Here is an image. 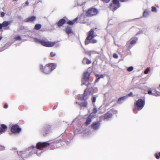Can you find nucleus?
I'll return each instance as SVG.
<instances>
[{
  "label": "nucleus",
  "instance_id": "f257e3e1",
  "mask_svg": "<svg viewBox=\"0 0 160 160\" xmlns=\"http://www.w3.org/2000/svg\"><path fill=\"white\" fill-rule=\"evenodd\" d=\"M50 145V143L48 141L42 142H38L37 143L36 147L37 150H32V153H36L37 155L39 156L41 153L44 152L43 149H40L41 148L47 147Z\"/></svg>",
  "mask_w": 160,
  "mask_h": 160
},
{
  "label": "nucleus",
  "instance_id": "f03ea898",
  "mask_svg": "<svg viewBox=\"0 0 160 160\" xmlns=\"http://www.w3.org/2000/svg\"><path fill=\"white\" fill-rule=\"evenodd\" d=\"M56 67V64L55 63H51L43 66H40V69L42 72L46 74L49 73L51 71L54 69Z\"/></svg>",
  "mask_w": 160,
  "mask_h": 160
},
{
  "label": "nucleus",
  "instance_id": "7ed1b4c3",
  "mask_svg": "<svg viewBox=\"0 0 160 160\" xmlns=\"http://www.w3.org/2000/svg\"><path fill=\"white\" fill-rule=\"evenodd\" d=\"M34 41L35 42L40 43L42 46L48 47H52L54 45L55 43L54 42L48 41L47 40L35 38Z\"/></svg>",
  "mask_w": 160,
  "mask_h": 160
},
{
  "label": "nucleus",
  "instance_id": "20e7f679",
  "mask_svg": "<svg viewBox=\"0 0 160 160\" xmlns=\"http://www.w3.org/2000/svg\"><path fill=\"white\" fill-rule=\"evenodd\" d=\"M145 104V101L142 99H139L137 100L134 103L135 107L134 109V112L136 110H140L143 108Z\"/></svg>",
  "mask_w": 160,
  "mask_h": 160
},
{
  "label": "nucleus",
  "instance_id": "39448f33",
  "mask_svg": "<svg viewBox=\"0 0 160 160\" xmlns=\"http://www.w3.org/2000/svg\"><path fill=\"white\" fill-rule=\"evenodd\" d=\"M98 10L95 8H91L89 9L86 12L87 16L92 17L97 15L98 13Z\"/></svg>",
  "mask_w": 160,
  "mask_h": 160
},
{
  "label": "nucleus",
  "instance_id": "423d86ee",
  "mask_svg": "<svg viewBox=\"0 0 160 160\" xmlns=\"http://www.w3.org/2000/svg\"><path fill=\"white\" fill-rule=\"evenodd\" d=\"M112 116V112L109 111L107 112L104 115L100 116V118L101 120L108 121L111 119Z\"/></svg>",
  "mask_w": 160,
  "mask_h": 160
},
{
  "label": "nucleus",
  "instance_id": "0eeeda50",
  "mask_svg": "<svg viewBox=\"0 0 160 160\" xmlns=\"http://www.w3.org/2000/svg\"><path fill=\"white\" fill-rule=\"evenodd\" d=\"M94 31L93 29H91L89 32L88 37L86 38L85 43L86 45H88L90 43V40H91L94 37Z\"/></svg>",
  "mask_w": 160,
  "mask_h": 160
},
{
  "label": "nucleus",
  "instance_id": "6e6552de",
  "mask_svg": "<svg viewBox=\"0 0 160 160\" xmlns=\"http://www.w3.org/2000/svg\"><path fill=\"white\" fill-rule=\"evenodd\" d=\"M101 126L100 122L97 121L94 122L91 125L92 128L95 130H97L99 129Z\"/></svg>",
  "mask_w": 160,
  "mask_h": 160
},
{
  "label": "nucleus",
  "instance_id": "1a4fd4ad",
  "mask_svg": "<svg viewBox=\"0 0 160 160\" xmlns=\"http://www.w3.org/2000/svg\"><path fill=\"white\" fill-rule=\"evenodd\" d=\"M50 132V128L49 126H47L43 128L41 131L42 133L44 136L49 134Z\"/></svg>",
  "mask_w": 160,
  "mask_h": 160
},
{
  "label": "nucleus",
  "instance_id": "9d476101",
  "mask_svg": "<svg viewBox=\"0 0 160 160\" xmlns=\"http://www.w3.org/2000/svg\"><path fill=\"white\" fill-rule=\"evenodd\" d=\"M21 130L18 125L16 124L13 126L11 129V131L15 133H19Z\"/></svg>",
  "mask_w": 160,
  "mask_h": 160
},
{
  "label": "nucleus",
  "instance_id": "9b49d317",
  "mask_svg": "<svg viewBox=\"0 0 160 160\" xmlns=\"http://www.w3.org/2000/svg\"><path fill=\"white\" fill-rule=\"evenodd\" d=\"M120 6V4H112L110 5V9L113 12L117 9Z\"/></svg>",
  "mask_w": 160,
  "mask_h": 160
},
{
  "label": "nucleus",
  "instance_id": "f8f14e48",
  "mask_svg": "<svg viewBox=\"0 0 160 160\" xmlns=\"http://www.w3.org/2000/svg\"><path fill=\"white\" fill-rule=\"evenodd\" d=\"M127 96H124L119 98L118 100V102L119 104H121L125 100L127 99Z\"/></svg>",
  "mask_w": 160,
  "mask_h": 160
},
{
  "label": "nucleus",
  "instance_id": "ddd939ff",
  "mask_svg": "<svg viewBox=\"0 0 160 160\" xmlns=\"http://www.w3.org/2000/svg\"><path fill=\"white\" fill-rule=\"evenodd\" d=\"M148 93L149 95H152L156 96H160V92H156L155 93L152 92V91L150 89H149L148 90Z\"/></svg>",
  "mask_w": 160,
  "mask_h": 160
},
{
  "label": "nucleus",
  "instance_id": "4468645a",
  "mask_svg": "<svg viewBox=\"0 0 160 160\" xmlns=\"http://www.w3.org/2000/svg\"><path fill=\"white\" fill-rule=\"evenodd\" d=\"M7 128V126L4 124H2L1 127H0V134L1 133L4 132Z\"/></svg>",
  "mask_w": 160,
  "mask_h": 160
},
{
  "label": "nucleus",
  "instance_id": "2eb2a0df",
  "mask_svg": "<svg viewBox=\"0 0 160 160\" xmlns=\"http://www.w3.org/2000/svg\"><path fill=\"white\" fill-rule=\"evenodd\" d=\"M151 12L150 10L149 9H146L144 11L143 14V16L144 17L147 18V17L149 14H150Z\"/></svg>",
  "mask_w": 160,
  "mask_h": 160
},
{
  "label": "nucleus",
  "instance_id": "dca6fc26",
  "mask_svg": "<svg viewBox=\"0 0 160 160\" xmlns=\"http://www.w3.org/2000/svg\"><path fill=\"white\" fill-rule=\"evenodd\" d=\"M36 19V18L34 16H32L30 17L27 18L25 20L26 22H32Z\"/></svg>",
  "mask_w": 160,
  "mask_h": 160
},
{
  "label": "nucleus",
  "instance_id": "f3484780",
  "mask_svg": "<svg viewBox=\"0 0 160 160\" xmlns=\"http://www.w3.org/2000/svg\"><path fill=\"white\" fill-rule=\"evenodd\" d=\"M66 22L64 18L60 19L58 23V27H61Z\"/></svg>",
  "mask_w": 160,
  "mask_h": 160
},
{
  "label": "nucleus",
  "instance_id": "a211bd4d",
  "mask_svg": "<svg viewBox=\"0 0 160 160\" xmlns=\"http://www.w3.org/2000/svg\"><path fill=\"white\" fill-rule=\"evenodd\" d=\"M90 74L87 72H85L83 74V78L85 81H88L89 77Z\"/></svg>",
  "mask_w": 160,
  "mask_h": 160
},
{
  "label": "nucleus",
  "instance_id": "6ab92c4d",
  "mask_svg": "<svg viewBox=\"0 0 160 160\" xmlns=\"http://www.w3.org/2000/svg\"><path fill=\"white\" fill-rule=\"evenodd\" d=\"M66 32L69 36L70 34L73 33V31L70 27H68L66 29Z\"/></svg>",
  "mask_w": 160,
  "mask_h": 160
},
{
  "label": "nucleus",
  "instance_id": "aec40b11",
  "mask_svg": "<svg viewBox=\"0 0 160 160\" xmlns=\"http://www.w3.org/2000/svg\"><path fill=\"white\" fill-rule=\"evenodd\" d=\"M78 19V18L77 17L75 18L74 20H73L69 21L67 23L69 25H72L75 23H77V21Z\"/></svg>",
  "mask_w": 160,
  "mask_h": 160
},
{
  "label": "nucleus",
  "instance_id": "412c9836",
  "mask_svg": "<svg viewBox=\"0 0 160 160\" xmlns=\"http://www.w3.org/2000/svg\"><path fill=\"white\" fill-rule=\"evenodd\" d=\"M26 153V152L25 151H20L18 153L19 156H21L22 158H24L26 157V155H24V154Z\"/></svg>",
  "mask_w": 160,
  "mask_h": 160
},
{
  "label": "nucleus",
  "instance_id": "4be33fe9",
  "mask_svg": "<svg viewBox=\"0 0 160 160\" xmlns=\"http://www.w3.org/2000/svg\"><path fill=\"white\" fill-rule=\"evenodd\" d=\"M82 62L84 64H88L91 63V61L86 58H84L82 61Z\"/></svg>",
  "mask_w": 160,
  "mask_h": 160
},
{
  "label": "nucleus",
  "instance_id": "5701e85b",
  "mask_svg": "<svg viewBox=\"0 0 160 160\" xmlns=\"http://www.w3.org/2000/svg\"><path fill=\"white\" fill-rule=\"evenodd\" d=\"M96 81L98 82V80L101 78H103L104 77V75L103 74H101L100 75L98 74H96Z\"/></svg>",
  "mask_w": 160,
  "mask_h": 160
},
{
  "label": "nucleus",
  "instance_id": "b1692460",
  "mask_svg": "<svg viewBox=\"0 0 160 160\" xmlns=\"http://www.w3.org/2000/svg\"><path fill=\"white\" fill-rule=\"evenodd\" d=\"M78 104L81 106H84L86 107L87 105V102H82L78 103Z\"/></svg>",
  "mask_w": 160,
  "mask_h": 160
},
{
  "label": "nucleus",
  "instance_id": "393cba45",
  "mask_svg": "<svg viewBox=\"0 0 160 160\" xmlns=\"http://www.w3.org/2000/svg\"><path fill=\"white\" fill-rule=\"evenodd\" d=\"M10 23V22L8 21H4L2 23V26L3 27H7L8 25Z\"/></svg>",
  "mask_w": 160,
  "mask_h": 160
},
{
  "label": "nucleus",
  "instance_id": "a878e982",
  "mask_svg": "<svg viewBox=\"0 0 160 160\" xmlns=\"http://www.w3.org/2000/svg\"><path fill=\"white\" fill-rule=\"evenodd\" d=\"M41 28V25L40 24H36L34 27V29L36 30L39 29Z\"/></svg>",
  "mask_w": 160,
  "mask_h": 160
},
{
  "label": "nucleus",
  "instance_id": "bb28decb",
  "mask_svg": "<svg viewBox=\"0 0 160 160\" xmlns=\"http://www.w3.org/2000/svg\"><path fill=\"white\" fill-rule=\"evenodd\" d=\"M92 121V120L90 117H88L87 118L86 121V124L87 125L89 124Z\"/></svg>",
  "mask_w": 160,
  "mask_h": 160
},
{
  "label": "nucleus",
  "instance_id": "cd10ccee",
  "mask_svg": "<svg viewBox=\"0 0 160 160\" xmlns=\"http://www.w3.org/2000/svg\"><path fill=\"white\" fill-rule=\"evenodd\" d=\"M87 95V92H86V90L84 92L83 94V100H85L87 98H86V96Z\"/></svg>",
  "mask_w": 160,
  "mask_h": 160
},
{
  "label": "nucleus",
  "instance_id": "c85d7f7f",
  "mask_svg": "<svg viewBox=\"0 0 160 160\" xmlns=\"http://www.w3.org/2000/svg\"><path fill=\"white\" fill-rule=\"evenodd\" d=\"M112 4H120L118 0H113Z\"/></svg>",
  "mask_w": 160,
  "mask_h": 160
},
{
  "label": "nucleus",
  "instance_id": "c756f323",
  "mask_svg": "<svg viewBox=\"0 0 160 160\" xmlns=\"http://www.w3.org/2000/svg\"><path fill=\"white\" fill-rule=\"evenodd\" d=\"M133 69V67L132 66H130L128 67L127 68V70L129 72H131Z\"/></svg>",
  "mask_w": 160,
  "mask_h": 160
},
{
  "label": "nucleus",
  "instance_id": "7c9ffc66",
  "mask_svg": "<svg viewBox=\"0 0 160 160\" xmlns=\"http://www.w3.org/2000/svg\"><path fill=\"white\" fill-rule=\"evenodd\" d=\"M155 156L157 159H159L160 158V152H159L158 154L156 153Z\"/></svg>",
  "mask_w": 160,
  "mask_h": 160
},
{
  "label": "nucleus",
  "instance_id": "2f4dec72",
  "mask_svg": "<svg viewBox=\"0 0 160 160\" xmlns=\"http://www.w3.org/2000/svg\"><path fill=\"white\" fill-rule=\"evenodd\" d=\"M88 129H86L84 131H83L82 133H85L86 135L88 134Z\"/></svg>",
  "mask_w": 160,
  "mask_h": 160
},
{
  "label": "nucleus",
  "instance_id": "473e14b6",
  "mask_svg": "<svg viewBox=\"0 0 160 160\" xmlns=\"http://www.w3.org/2000/svg\"><path fill=\"white\" fill-rule=\"evenodd\" d=\"M88 81H85L84 79V78H83V80L82 81V85L86 84V83L88 82Z\"/></svg>",
  "mask_w": 160,
  "mask_h": 160
},
{
  "label": "nucleus",
  "instance_id": "72a5a7b5",
  "mask_svg": "<svg viewBox=\"0 0 160 160\" xmlns=\"http://www.w3.org/2000/svg\"><path fill=\"white\" fill-rule=\"evenodd\" d=\"M56 53L55 52H51L50 53V56L51 57H53L55 56Z\"/></svg>",
  "mask_w": 160,
  "mask_h": 160
},
{
  "label": "nucleus",
  "instance_id": "f704fd0d",
  "mask_svg": "<svg viewBox=\"0 0 160 160\" xmlns=\"http://www.w3.org/2000/svg\"><path fill=\"white\" fill-rule=\"evenodd\" d=\"M96 113L92 112L90 114L89 117H94L96 115Z\"/></svg>",
  "mask_w": 160,
  "mask_h": 160
},
{
  "label": "nucleus",
  "instance_id": "c9c22d12",
  "mask_svg": "<svg viewBox=\"0 0 160 160\" xmlns=\"http://www.w3.org/2000/svg\"><path fill=\"white\" fill-rule=\"evenodd\" d=\"M90 43H96L97 42V40L95 39H92L90 40Z\"/></svg>",
  "mask_w": 160,
  "mask_h": 160
},
{
  "label": "nucleus",
  "instance_id": "e433bc0d",
  "mask_svg": "<svg viewBox=\"0 0 160 160\" xmlns=\"http://www.w3.org/2000/svg\"><path fill=\"white\" fill-rule=\"evenodd\" d=\"M152 12H156L157 11L156 8L155 7H152Z\"/></svg>",
  "mask_w": 160,
  "mask_h": 160
},
{
  "label": "nucleus",
  "instance_id": "4c0bfd02",
  "mask_svg": "<svg viewBox=\"0 0 160 160\" xmlns=\"http://www.w3.org/2000/svg\"><path fill=\"white\" fill-rule=\"evenodd\" d=\"M98 110L96 108H94L92 110V112L96 113L97 112Z\"/></svg>",
  "mask_w": 160,
  "mask_h": 160
},
{
  "label": "nucleus",
  "instance_id": "58836bf2",
  "mask_svg": "<svg viewBox=\"0 0 160 160\" xmlns=\"http://www.w3.org/2000/svg\"><path fill=\"white\" fill-rule=\"evenodd\" d=\"M15 39L17 40H20L21 38L20 36H17L15 37Z\"/></svg>",
  "mask_w": 160,
  "mask_h": 160
},
{
  "label": "nucleus",
  "instance_id": "ea45409f",
  "mask_svg": "<svg viewBox=\"0 0 160 160\" xmlns=\"http://www.w3.org/2000/svg\"><path fill=\"white\" fill-rule=\"evenodd\" d=\"M78 99L80 100H83V96L82 95H79L78 96Z\"/></svg>",
  "mask_w": 160,
  "mask_h": 160
},
{
  "label": "nucleus",
  "instance_id": "a19ab883",
  "mask_svg": "<svg viewBox=\"0 0 160 160\" xmlns=\"http://www.w3.org/2000/svg\"><path fill=\"white\" fill-rule=\"evenodd\" d=\"M149 69L148 68L146 69L144 71V73L145 74H147L148 73V71H149Z\"/></svg>",
  "mask_w": 160,
  "mask_h": 160
},
{
  "label": "nucleus",
  "instance_id": "79ce46f5",
  "mask_svg": "<svg viewBox=\"0 0 160 160\" xmlns=\"http://www.w3.org/2000/svg\"><path fill=\"white\" fill-rule=\"evenodd\" d=\"M81 128H77V130L76 131V132H77V131H78V133H80L82 132L81 131H80V129Z\"/></svg>",
  "mask_w": 160,
  "mask_h": 160
},
{
  "label": "nucleus",
  "instance_id": "37998d69",
  "mask_svg": "<svg viewBox=\"0 0 160 160\" xmlns=\"http://www.w3.org/2000/svg\"><path fill=\"white\" fill-rule=\"evenodd\" d=\"M113 57L115 58H118V55L116 53H114L113 54Z\"/></svg>",
  "mask_w": 160,
  "mask_h": 160
},
{
  "label": "nucleus",
  "instance_id": "c03bdc74",
  "mask_svg": "<svg viewBox=\"0 0 160 160\" xmlns=\"http://www.w3.org/2000/svg\"><path fill=\"white\" fill-rule=\"evenodd\" d=\"M136 43V41L134 40H133L131 41L130 43L131 44H134Z\"/></svg>",
  "mask_w": 160,
  "mask_h": 160
},
{
  "label": "nucleus",
  "instance_id": "a18cd8bd",
  "mask_svg": "<svg viewBox=\"0 0 160 160\" xmlns=\"http://www.w3.org/2000/svg\"><path fill=\"white\" fill-rule=\"evenodd\" d=\"M96 97L95 96H93L92 98V102H95L96 101Z\"/></svg>",
  "mask_w": 160,
  "mask_h": 160
},
{
  "label": "nucleus",
  "instance_id": "49530a36",
  "mask_svg": "<svg viewBox=\"0 0 160 160\" xmlns=\"http://www.w3.org/2000/svg\"><path fill=\"white\" fill-rule=\"evenodd\" d=\"M113 113H114V114H117V113H118V111L117 110H114L113 111Z\"/></svg>",
  "mask_w": 160,
  "mask_h": 160
},
{
  "label": "nucleus",
  "instance_id": "de8ad7c7",
  "mask_svg": "<svg viewBox=\"0 0 160 160\" xmlns=\"http://www.w3.org/2000/svg\"><path fill=\"white\" fill-rule=\"evenodd\" d=\"M133 95V93L132 92H130L128 94H127V95L126 96L127 97L128 96H132V95Z\"/></svg>",
  "mask_w": 160,
  "mask_h": 160
},
{
  "label": "nucleus",
  "instance_id": "09e8293b",
  "mask_svg": "<svg viewBox=\"0 0 160 160\" xmlns=\"http://www.w3.org/2000/svg\"><path fill=\"white\" fill-rule=\"evenodd\" d=\"M1 17H3L5 15V13L3 12H2L1 13Z\"/></svg>",
  "mask_w": 160,
  "mask_h": 160
},
{
  "label": "nucleus",
  "instance_id": "8fccbe9b",
  "mask_svg": "<svg viewBox=\"0 0 160 160\" xmlns=\"http://www.w3.org/2000/svg\"><path fill=\"white\" fill-rule=\"evenodd\" d=\"M104 2L108 3L110 1V0H102Z\"/></svg>",
  "mask_w": 160,
  "mask_h": 160
},
{
  "label": "nucleus",
  "instance_id": "3c124183",
  "mask_svg": "<svg viewBox=\"0 0 160 160\" xmlns=\"http://www.w3.org/2000/svg\"><path fill=\"white\" fill-rule=\"evenodd\" d=\"M8 107V106L7 104H5L4 106V108H7Z\"/></svg>",
  "mask_w": 160,
  "mask_h": 160
},
{
  "label": "nucleus",
  "instance_id": "603ef678",
  "mask_svg": "<svg viewBox=\"0 0 160 160\" xmlns=\"http://www.w3.org/2000/svg\"><path fill=\"white\" fill-rule=\"evenodd\" d=\"M3 27L2 23H0V29H1Z\"/></svg>",
  "mask_w": 160,
  "mask_h": 160
},
{
  "label": "nucleus",
  "instance_id": "864d4df0",
  "mask_svg": "<svg viewBox=\"0 0 160 160\" xmlns=\"http://www.w3.org/2000/svg\"><path fill=\"white\" fill-rule=\"evenodd\" d=\"M35 147V146H32L31 147H30V148H34Z\"/></svg>",
  "mask_w": 160,
  "mask_h": 160
},
{
  "label": "nucleus",
  "instance_id": "5fc2aeb1",
  "mask_svg": "<svg viewBox=\"0 0 160 160\" xmlns=\"http://www.w3.org/2000/svg\"><path fill=\"white\" fill-rule=\"evenodd\" d=\"M152 92H154V93L156 92H156L155 91V90H152Z\"/></svg>",
  "mask_w": 160,
  "mask_h": 160
},
{
  "label": "nucleus",
  "instance_id": "6e6d98bb",
  "mask_svg": "<svg viewBox=\"0 0 160 160\" xmlns=\"http://www.w3.org/2000/svg\"><path fill=\"white\" fill-rule=\"evenodd\" d=\"M26 4L27 5H28L29 4V2L28 1H26Z\"/></svg>",
  "mask_w": 160,
  "mask_h": 160
},
{
  "label": "nucleus",
  "instance_id": "4d7b16f0",
  "mask_svg": "<svg viewBox=\"0 0 160 160\" xmlns=\"http://www.w3.org/2000/svg\"><path fill=\"white\" fill-rule=\"evenodd\" d=\"M2 147L1 146V145H0V150H1L2 149Z\"/></svg>",
  "mask_w": 160,
  "mask_h": 160
},
{
  "label": "nucleus",
  "instance_id": "13d9d810",
  "mask_svg": "<svg viewBox=\"0 0 160 160\" xmlns=\"http://www.w3.org/2000/svg\"><path fill=\"white\" fill-rule=\"evenodd\" d=\"M14 1H17V0H13Z\"/></svg>",
  "mask_w": 160,
  "mask_h": 160
},
{
  "label": "nucleus",
  "instance_id": "bf43d9fd",
  "mask_svg": "<svg viewBox=\"0 0 160 160\" xmlns=\"http://www.w3.org/2000/svg\"><path fill=\"white\" fill-rule=\"evenodd\" d=\"M159 88H160V86H159Z\"/></svg>",
  "mask_w": 160,
  "mask_h": 160
}]
</instances>
